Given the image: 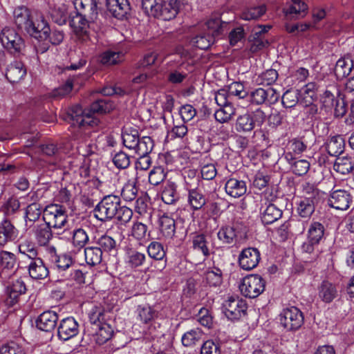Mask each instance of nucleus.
Segmentation results:
<instances>
[{
  "label": "nucleus",
  "mask_w": 354,
  "mask_h": 354,
  "mask_svg": "<svg viewBox=\"0 0 354 354\" xmlns=\"http://www.w3.org/2000/svg\"><path fill=\"white\" fill-rule=\"evenodd\" d=\"M207 32L196 35L192 43L197 48L207 50L215 41V38L226 33L232 27L230 22L223 21L218 17H212L205 24Z\"/></svg>",
  "instance_id": "nucleus-1"
},
{
  "label": "nucleus",
  "mask_w": 354,
  "mask_h": 354,
  "mask_svg": "<svg viewBox=\"0 0 354 354\" xmlns=\"http://www.w3.org/2000/svg\"><path fill=\"white\" fill-rule=\"evenodd\" d=\"M68 115L73 122V124H77L80 130L79 133L89 136L91 133V129L95 131L97 127L99 126L100 121L94 115L90 114L88 111L83 110L79 105H73L68 111Z\"/></svg>",
  "instance_id": "nucleus-2"
},
{
  "label": "nucleus",
  "mask_w": 354,
  "mask_h": 354,
  "mask_svg": "<svg viewBox=\"0 0 354 354\" xmlns=\"http://www.w3.org/2000/svg\"><path fill=\"white\" fill-rule=\"evenodd\" d=\"M120 198L115 195H107L95 207L93 214L95 218L102 222L111 221L117 215L120 208Z\"/></svg>",
  "instance_id": "nucleus-3"
},
{
  "label": "nucleus",
  "mask_w": 354,
  "mask_h": 354,
  "mask_svg": "<svg viewBox=\"0 0 354 354\" xmlns=\"http://www.w3.org/2000/svg\"><path fill=\"white\" fill-rule=\"evenodd\" d=\"M266 118L265 113L260 109L240 115L236 120L235 129L239 133H250L256 127H261Z\"/></svg>",
  "instance_id": "nucleus-4"
},
{
  "label": "nucleus",
  "mask_w": 354,
  "mask_h": 354,
  "mask_svg": "<svg viewBox=\"0 0 354 354\" xmlns=\"http://www.w3.org/2000/svg\"><path fill=\"white\" fill-rule=\"evenodd\" d=\"M43 219L52 228L63 229L68 225V215L65 207L57 204H51L46 207L43 213Z\"/></svg>",
  "instance_id": "nucleus-5"
},
{
  "label": "nucleus",
  "mask_w": 354,
  "mask_h": 354,
  "mask_svg": "<svg viewBox=\"0 0 354 354\" xmlns=\"http://www.w3.org/2000/svg\"><path fill=\"white\" fill-rule=\"evenodd\" d=\"M0 41L3 47L14 55L22 54L25 48L24 39L13 28H3L0 33Z\"/></svg>",
  "instance_id": "nucleus-6"
},
{
  "label": "nucleus",
  "mask_w": 354,
  "mask_h": 354,
  "mask_svg": "<svg viewBox=\"0 0 354 354\" xmlns=\"http://www.w3.org/2000/svg\"><path fill=\"white\" fill-rule=\"evenodd\" d=\"M265 287L266 281L260 275L250 274L243 279L239 290L245 297L254 299L263 292Z\"/></svg>",
  "instance_id": "nucleus-7"
},
{
  "label": "nucleus",
  "mask_w": 354,
  "mask_h": 354,
  "mask_svg": "<svg viewBox=\"0 0 354 354\" xmlns=\"http://www.w3.org/2000/svg\"><path fill=\"white\" fill-rule=\"evenodd\" d=\"M279 321L281 326L287 330H296L303 325L304 317L298 308L290 306L281 312Z\"/></svg>",
  "instance_id": "nucleus-8"
},
{
  "label": "nucleus",
  "mask_w": 354,
  "mask_h": 354,
  "mask_svg": "<svg viewBox=\"0 0 354 354\" xmlns=\"http://www.w3.org/2000/svg\"><path fill=\"white\" fill-rule=\"evenodd\" d=\"M106 0H73L76 12L90 20H96L99 12L103 9Z\"/></svg>",
  "instance_id": "nucleus-9"
},
{
  "label": "nucleus",
  "mask_w": 354,
  "mask_h": 354,
  "mask_svg": "<svg viewBox=\"0 0 354 354\" xmlns=\"http://www.w3.org/2000/svg\"><path fill=\"white\" fill-rule=\"evenodd\" d=\"M223 308L227 319L236 320L245 314L248 306L243 299L231 297L225 301Z\"/></svg>",
  "instance_id": "nucleus-10"
},
{
  "label": "nucleus",
  "mask_w": 354,
  "mask_h": 354,
  "mask_svg": "<svg viewBox=\"0 0 354 354\" xmlns=\"http://www.w3.org/2000/svg\"><path fill=\"white\" fill-rule=\"evenodd\" d=\"M26 291L27 286L21 277L8 282L6 287L7 305L12 306L18 303L20 297L25 295Z\"/></svg>",
  "instance_id": "nucleus-11"
},
{
  "label": "nucleus",
  "mask_w": 354,
  "mask_h": 354,
  "mask_svg": "<svg viewBox=\"0 0 354 354\" xmlns=\"http://www.w3.org/2000/svg\"><path fill=\"white\" fill-rule=\"evenodd\" d=\"M79 324L73 317L62 319L57 325V337L60 340H69L79 333Z\"/></svg>",
  "instance_id": "nucleus-12"
},
{
  "label": "nucleus",
  "mask_w": 354,
  "mask_h": 354,
  "mask_svg": "<svg viewBox=\"0 0 354 354\" xmlns=\"http://www.w3.org/2000/svg\"><path fill=\"white\" fill-rule=\"evenodd\" d=\"M353 202V197L348 191L344 189L333 190L328 201V205L336 209L346 210Z\"/></svg>",
  "instance_id": "nucleus-13"
},
{
  "label": "nucleus",
  "mask_w": 354,
  "mask_h": 354,
  "mask_svg": "<svg viewBox=\"0 0 354 354\" xmlns=\"http://www.w3.org/2000/svg\"><path fill=\"white\" fill-rule=\"evenodd\" d=\"M95 20H90L82 14L76 12L75 16L70 20V26L73 28L75 35L83 41L88 39V28L90 24Z\"/></svg>",
  "instance_id": "nucleus-14"
},
{
  "label": "nucleus",
  "mask_w": 354,
  "mask_h": 354,
  "mask_svg": "<svg viewBox=\"0 0 354 354\" xmlns=\"http://www.w3.org/2000/svg\"><path fill=\"white\" fill-rule=\"evenodd\" d=\"M260 256V252L257 248H247L242 250L239 256L240 267L245 270L254 269L259 263Z\"/></svg>",
  "instance_id": "nucleus-15"
},
{
  "label": "nucleus",
  "mask_w": 354,
  "mask_h": 354,
  "mask_svg": "<svg viewBox=\"0 0 354 354\" xmlns=\"http://www.w3.org/2000/svg\"><path fill=\"white\" fill-rule=\"evenodd\" d=\"M162 8L157 18L164 21H169L174 19L184 7V0H162Z\"/></svg>",
  "instance_id": "nucleus-16"
},
{
  "label": "nucleus",
  "mask_w": 354,
  "mask_h": 354,
  "mask_svg": "<svg viewBox=\"0 0 354 354\" xmlns=\"http://www.w3.org/2000/svg\"><path fill=\"white\" fill-rule=\"evenodd\" d=\"M17 270V257L15 254L2 250L0 252V277L6 279Z\"/></svg>",
  "instance_id": "nucleus-17"
},
{
  "label": "nucleus",
  "mask_w": 354,
  "mask_h": 354,
  "mask_svg": "<svg viewBox=\"0 0 354 354\" xmlns=\"http://www.w3.org/2000/svg\"><path fill=\"white\" fill-rule=\"evenodd\" d=\"M308 10V5L303 0H292L290 6L284 9L287 20H297L304 18Z\"/></svg>",
  "instance_id": "nucleus-18"
},
{
  "label": "nucleus",
  "mask_w": 354,
  "mask_h": 354,
  "mask_svg": "<svg viewBox=\"0 0 354 354\" xmlns=\"http://www.w3.org/2000/svg\"><path fill=\"white\" fill-rule=\"evenodd\" d=\"M27 269L30 277L33 280H44L49 275L48 268L40 257L30 261Z\"/></svg>",
  "instance_id": "nucleus-19"
},
{
  "label": "nucleus",
  "mask_w": 354,
  "mask_h": 354,
  "mask_svg": "<svg viewBox=\"0 0 354 354\" xmlns=\"http://www.w3.org/2000/svg\"><path fill=\"white\" fill-rule=\"evenodd\" d=\"M58 320V315L53 310L43 312L36 320L38 329L45 332H52L55 330Z\"/></svg>",
  "instance_id": "nucleus-20"
},
{
  "label": "nucleus",
  "mask_w": 354,
  "mask_h": 354,
  "mask_svg": "<svg viewBox=\"0 0 354 354\" xmlns=\"http://www.w3.org/2000/svg\"><path fill=\"white\" fill-rule=\"evenodd\" d=\"M105 5L109 12L118 19H123L130 10L127 0H106Z\"/></svg>",
  "instance_id": "nucleus-21"
},
{
  "label": "nucleus",
  "mask_w": 354,
  "mask_h": 354,
  "mask_svg": "<svg viewBox=\"0 0 354 354\" xmlns=\"http://www.w3.org/2000/svg\"><path fill=\"white\" fill-rule=\"evenodd\" d=\"M266 207L261 208V219L264 225H270L282 217L283 211L276 204L269 202L265 203Z\"/></svg>",
  "instance_id": "nucleus-22"
},
{
  "label": "nucleus",
  "mask_w": 354,
  "mask_h": 354,
  "mask_svg": "<svg viewBox=\"0 0 354 354\" xmlns=\"http://www.w3.org/2000/svg\"><path fill=\"white\" fill-rule=\"evenodd\" d=\"M18 236V230L10 221L4 218L0 223V245L3 246L8 242L15 241Z\"/></svg>",
  "instance_id": "nucleus-23"
},
{
  "label": "nucleus",
  "mask_w": 354,
  "mask_h": 354,
  "mask_svg": "<svg viewBox=\"0 0 354 354\" xmlns=\"http://www.w3.org/2000/svg\"><path fill=\"white\" fill-rule=\"evenodd\" d=\"M26 73V68L23 62L14 61L8 66L6 76L10 83H16L22 80Z\"/></svg>",
  "instance_id": "nucleus-24"
},
{
  "label": "nucleus",
  "mask_w": 354,
  "mask_h": 354,
  "mask_svg": "<svg viewBox=\"0 0 354 354\" xmlns=\"http://www.w3.org/2000/svg\"><path fill=\"white\" fill-rule=\"evenodd\" d=\"M52 263H53L54 266L57 268L58 273L62 277V279L65 276V272H68L70 269L74 265V261L69 254H63L60 255H57L55 254L51 256L50 259Z\"/></svg>",
  "instance_id": "nucleus-25"
},
{
  "label": "nucleus",
  "mask_w": 354,
  "mask_h": 354,
  "mask_svg": "<svg viewBox=\"0 0 354 354\" xmlns=\"http://www.w3.org/2000/svg\"><path fill=\"white\" fill-rule=\"evenodd\" d=\"M225 189L229 196L233 198H239L246 193L247 186L244 180L230 178L225 183Z\"/></svg>",
  "instance_id": "nucleus-26"
},
{
  "label": "nucleus",
  "mask_w": 354,
  "mask_h": 354,
  "mask_svg": "<svg viewBox=\"0 0 354 354\" xmlns=\"http://www.w3.org/2000/svg\"><path fill=\"white\" fill-rule=\"evenodd\" d=\"M178 185L171 181H167L161 192L162 201L167 205H176L180 200Z\"/></svg>",
  "instance_id": "nucleus-27"
},
{
  "label": "nucleus",
  "mask_w": 354,
  "mask_h": 354,
  "mask_svg": "<svg viewBox=\"0 0 354 354\" xmlns=\"http://www.w3.org/2000/svg\"><path fill=\"white\" fill-rule=\"evenodd\" d=\"M52 227L46 222L34 227L33 233L37 244L46 246L53 237Z\"/></svg>",
  "instance_id": "nucleus-28"
},
{
  "label": "nucleus",
  "mask_w": 354,
  "mask_h": 354,
  "mask_svg": "<svg viewBox=\"0 0 354 354\" xmlns=\"http://www.w3.org/2000/svg\"><path fill=\"white\" fill-rule=\"evenodd\" d=\"M34 15L35 14L31 13L27 8L24 6L18 7L13 12L15 24L19 29L24 30L33 19Z\"/></svg>",
  "instance_id": "nucleus-29"
},
{
  "label": "nucleus",
  "mask_w": 354,
  "mask_h": 354,
  "mask_svg": "<svg viewBox=\"0 0 354 354\" xmlns=\"http://www.w3.org/2000/svg\"><path fill=\"white\" fill-rule=\"evenodd\" d=\"M187 64H181L176 68L169 69L167 73V80L171 84H182L188 76Z\"/></svg>",
  "instance_id": "nucleus-30"
},
{
  "label": "nucleus",
  "mask_w": 354,
  "mask_h": 354,
  "mask_svg": "<svg viewBox=\"0 0 354 354\" xmlns=\"http://www.w3.org/2000/svg\"><path fill=\"white\" fill-rule=\"evenodd\" d=\"M318 296L325 303H330L337 296L336 286L328 281H323L318 287Z\"/></svg>",
  "instance_id": "nucleus-31"
},
{
  "label": "nucleus",
  "mask_w": 354,
  "mask_h": 354,
  "mask_svg": "<svg viewBox=\"0 0 354 354\" xmlns=\"http://www.w3.org/2000/svg\"><path fill=\"white\" fill-rule=\"evenodd\" d=\"M345 142L339 136L331 137L325 144L326 150L331 156H338L344 152Z\"/></svg>",
  "instance_id": "nucleus-32"
},
{
  "label": "nucleus",
  "mask_w": 354,
  "mask_h": 354,
  "mask_svg": "<svg viewBox=\"0 0 354 354\" xmlns=\"http://www.w3.org/2000/svg\"><path fill=\"white\" fill-rule=\"evenodd\" d=\"M317 201L310 199L299 198L297 205V212L298 215L303 218L309 219L315 209V205Z\"/></svg>",
  "instance_id": "nucleus-33"
},
{
  "label": "nucleus",
  "mask_w": 354,
  "mask_h": 354,
  "mask_svg": "<svg viewBox=\"0 0 354 354\" xmlns=\"http://www.w3.org/2000/svg\"><path fill=\"white\" fill-rule=\"evenodd\" d=\"M188 191V203L194 210L201 209L206 204L203 194L196 187H189Z\"/></svg>",
  "instance_id": "nucleus-34"
},
{
  "label": "nucleus",
  "mask_w": 354,
  "mask_h": 354,
  "mask_svg": "<svg viewBox=\"0 0 354 354\" xmlns=\"http://www.w3.org/2000/svg\"><path fill=\"white\" fill-rule=\"evenodd\" d=\"M94 330H95V341L100 345L106 343L111 338L113 334L111 326L106 322L96 326Z\"/></svg>",
  "instance_id": "nucleus-35"
},
{
  "label": "nucleus",
  "mask_w": 354,
  "mask_h": 354,
  "mask_svg": "<svg viewBox=\"0 0 354 354\" xmlns=\"http://www.w3.org/2000/svg\"><path fill=\"white\" fill-rule=\"evenodd\" d=\"M160 232L166 239H171L176 232L175 221L167 215H162L159 220Z\"/></svg>",
  "instance_id": "nucleus-36"
},
{
  "label": "nucleus",
  "mask_w": 354,
  "mask_h": 354,
  "mask_svg": "<svg viewBox=\"0 0 354 354\" xmlns=\"http://www.w3.org/2000/svg\"><path fill=\"white\" fill-rule=\"evenodd\" d=\"M84 257L86 263L90 266H95L102 261L103 253L96 246L87 247L84 249Z\"/></svg>",
  "instance_id": "nucleus-37"
},
{
  "label": "nucleus",
  "mask_w": 354,
  "mask_h": 354,
  "mask_svg": "<svg viewBox=\"0 0 354 354\" xmlns=\"http://www.w3.org/2000/svg\"><path fill=\"white\" fill-rule=\"evenodd\" d=\"M325 228L319 222L312 223L308 230L307 239L313 243L319 244L324 239Z\"/></svg>",
  "instance_id": "nucleus-38"
},
{
  "label": "nucleus",
  "mask_w": 354,
  "mask_h": 354,
  "mask_svg": "<svg viewBox=\"0 0 354 354\" xmlns=\"http://www.w3.org/2000/svg\"><path fill=\"white\" fill-rule=\"evenodd\" d=\"M266 12V6L264 4L251 6L243 10L241 14V18L243 20H256L263 16Z\"/></svg>",
  "instance_id": "nucleus-39"
},
{
  "label": "nucleus",
  "mask_w": 354,
  "mask_h": 354,
  "mask_svg": "<svg viewBox=\"0 0 354 354\" xmlns=\"http://www.w3.org/2000/svg\"><path fill=\"white\" fill-rule=\"evenodd\" d=\"M105 311L102 306L94 305L88 313V319L91 324L95 327L106 322Z\"/></svg>",
  "instance_id": "nucleus-40"
},
{
  "label": "nucleus",
  "mask_w": 354,
  "mask_h": 354,
  "mask_svg": "<svg viewBox=\"0 0 354 354\" xmlns=\"http://www.w3.org/2000/svg\"><path fill=\"white\" fill-rule=\"evenodd\" d=\"M122 137L124 145L131 150H133L136 147V142H138L140 138L138 129L134 128L126 129L122 132Z\"/></svg>",
  "instance_id": "nucleus-41"
},
{
  "label": "nucleus",
  "mask_w": 354,
  "mask_h": 354,
  "mask_svg": "<svg viewBox=\"0 0 354 354\" xmlns=\"http://www.w3.org/2000/svg\"><path fill=\"white\" fill-rule=\"evenodd\" d=\"M334 169L343 175L349 174L353 169L354 163L351 157H337L334 164Z\"/></svg>",
  "instance_id": "nucleus-42"
},
{
  "label": "nucleus",
  "mask_w": 354,
  "mask_h": 354,
  "mask_svg": "<svg viewBox=\"0 0 354 354\" xmlns=\"http://www.w3.org/2000/svg\"><path fill=\"white\" fill-rule=\"evenodd\" d=\"M19 252L27 257L30 261L39 258L38 249L32 241L25 240L18 245Z\"/></svg>",
  "instance_id": "nucleus-43"
},
{
  "label": "nucleus",
  "mask_w": 354,
  "mask_h": 354,
  "mask_svg": "<svg viewBox=\"0 0 354 354\" xmlns=\"http://www.w3.org/2000/svg\"><path fill=\"white\" fill-rule=\"evenodd\" d=\"M153 146V141L151 137L143 136L136 142L133 151L138 155H149L151 152Z\"/></svg>",
  "instance_id": "nucleus-44"
},
{
  "label": "nucleus",
  "mask_w": 354,
  "mask_h": 354,
  "mask_svg": "<svg viewBox=\"0 0 354 354\" xmlns=\"http://www.w3.org/2000/svg\"><path fill=\"white\" fill-rule=\"evenodd\" d=\"M221 108L214 113L216 121L224 123L230 121L235 114V108L230 104L219 106Z\"/></svg>",
  "instance_id": "nucleus-45"
},
{
  "label": "nucleus",
  "mask_w": 354,
  "mask_h": 354,
  "mask_svg": "<svg viewBox=\"0 0 354 354\" xmlns=\"http://www.w3.org/2000/svg\"><path fill=\"white\" fill-rule=\"evenodd\" d=\"M203 336V332L198 328H193L182 336L181 342L183 346L190 347L196 345Z\"/></svg>",
  "instance_id": "nucleus-46"
},
{
  "label": "nucleus",
  "mask_w": 354,
  "mask_h": 354,
  "mask_svg": "<svg viewBox=\"0 0 354 354\" xmlns=\"http://www.w3.org/2000/svg\"><path fill=\"white\" fill-rule=\"evenodd\" d=\"M52 20L59 26L66 24L68 14L64 4L54 7L50 12Z\"/></svg>",
  "instance_id": "nucleus-47"
},
{
  "label": "nucleus",
  "mask_w": 354,
  "mask_h": 354,
  "mask_svg": "<svg viewBox=\"0 0 354 354\" xmlns=\"http://www.w3.org/2000/svg\"><path fill=\"white\" fill-rule=\"evenodd\" d=\"M97 248H100L103 252H115L116 241L111 236L108 235H102L96 241Z\"/></svg>",
  "instance_id": "nucleus-48"
},
{
  "label": "nucleus",
  "mask_w": 354,
  "mask_h": 354,
  "mask_svg": "<svg viewBox=\"0 0 354 354\" xmlns=\"http://www.w3.org/2000/svg\"><path fill=\"white\" fill-rule=\"evenodd\" d=\"M77 77V75L69 76L64 84L53 91L52 96L54 97H64L68 95L73 89V84L76 82Z\"/></svg>",
  "instance_id": "nucleus-49"
},
{
  "label": "nucleus",
  "mask_w": 354,
  "mask_h": 354,
  "mask_svg": "<svg viewBox=\"0 0 354 354\" xmlns=\"http://www.w3.org/2000/svg\"><path fill=\"white\" fill-rule=\"evenodd\" d=\"M217 236L223 243L231 244L236 238V229L230 225L221 227L217 233Z\"/></svg>",
  "instance_id": "nucleus-50"
},
{
  "label": "nucleus",
  "mask_w": 354,
  "mask_h": 354,
  "mask_svg": "<svg viewBox=\"0 0 354 354\" xmlns=\"http://www.w3.org/2000/svg\"><path fill=\"white\" fill-rule=\"evenodd\" d=\"M72 234V244L77 249L83 248L89 240L86 230L81 227L73 230Z\"/></svg>",
  "instance_id": "nucleus-51"
},
{
  "label": "nucleus",
  "mask_w": 354,
  "mask_h": 354,
  "mask_svg": "<svg viewBox=\"0 0 354 354\" xmlns=\"http://www.w3.org/2000/svg\"><path fill=\"white\" fill-rule=\"evenodd\" d=\"M162 3V0H142V8L146 15L157 18Z\"/></svg>",
  "instance_id": "nucleus-52"
},
{
  "label": "nucleus",
  "mask_w": 354,
  "mask_h": 354,
  "mask_svg": "<svg viewBox=\"0 0 354 354\" xmlns=\"http://www.w3.org/2000/svg\"><path fill=\"white\" fill-rule=\"evenodd\" d=\"M300 92L295 89L287 90L282 95L281 102L285 108H292L299 102Z\"/></svg>",
  "instance_id": "nucleus-53"
},
{
  "label": "nucleus",
  "mask_w": 354,
  "mask_h": 354,
  "mask_svg": "<svg viewBox=\"0 0 354 354\" xmlns=\"http://www.w3.org/2000/svg\"><path fill=\"white\" fill-rule=\"evenodd\" d=\"M193 248L201 252L205 257L209 255V250L207 246V241L206 236L203 234H197L194 236L193 240Z\"/></svg>",
  "instance_id": "nucleus-54"
},
{
  "label": "nucleus",
  "mask_w": 354,
  "mask_h": 354,
  "mask_svg": "<svg viewBox=\"0 0 354 354\" xmlns=\"http://www.w3.org/2000/svg\"><path fill=\"white\" fill-rule=\"evenodd\" d=\"M112 109L113 104L111 102L100 99L91 104L88 113L92 115L94 113H106L110 112Z\"/></svg>",
  "instance_id": "nucleus-55"
},
{
  "label": "nucleus",
  "mask_w": 354,
  "mask_h": 354,
  "mask_svg": "<svg viewBox=\"0 0 354 354\" xmlns=\"http://www.w3.org/2000/svg\"><path fill=\"white\" fill-rule=\"evenodd\" d=\"M35 31L38 32L37 35L32 37L39 41H46L48 39V32L49 31V25L42 15H38V21Z\"/></svg>",
  "instance_id": "nucleus-56"
},
{
  "label": "nucleus",
  "mask_w": 354,
  "mask_h": 354,
  "mask_svg": "<svg viewBox=\"0 0 354 354\" xmlns=\"http://www.w3.org/2000/svg\"><path fill=\"white\" fill-rule=\"evenodd\" d=\"M124 54L120 51L106 50L102 53L100 62L104 65H113L120 62Z\"/></svg>",
  "instance_id": "nucleus-57"
},
{
  "label": "nucleus",
  "mask_w": 354,
  "mask_h": 354,
  "mask_svg": "<svg viewBox=\"0 0 354 354\" xmlns=\"http://www.w3.org/2000/svg\"><path fill=\"white\" fill-rule=\"evenodd\" d=\"M145 261V255L138 251L129 250L127 253L126 263L131 268L141 266Z\"/></svg>",
  "instance_id": "nucleus-58"
},
{
  "label": "nucleus",
  "mask_w": 354,
  "mask_h": 354,
  "mask_svg": "<svg viewBox=\"0 0 354 354\" xmlns=\"http://www.w3.org/2000/svg\"><path fill=\"white\" fill-rule=\"evenodd\" d=\"M138 191L136 181L129 180L122 189L121 196L124 201L131 202L137 198Z\"/></svg>",
  "instance_id": "nucleus-59"
},
{
  "label": "nucleus",
  "mask_w": 354,
  "mask_h": 354,
  "mask_svg": "<svg viewBox=\"0 0 354 354\" xmlns=\"http://www.w3.org/2000/svg\"><path fill=\"white\" fill-rule=\"evenodd\" d=\"M351 71L352 64L349 65L344 58H340L336 62L334 73L337 80H342L348 76Z\"/></svg>",
  "instance_id": "nucleus-60"
},
{
  "label": "nucleus",
  "mask_w": 354,
  "mask_h": 354,
  "mask_svg": "<svg viewBox=\"0 0 354 354\" xmlns=\"http://www.w3.org/2000/svg\"><path fill=\"white\" fill-rule=\"evenodd\" d=\"M112 162L119 169H124L129 167L131 157L122 151L116 152L112 157Z\"/></svg>",
  "instance_id": "nucleus-61"
},
{
  "label": "nucleus",
  "mask_w": 354,
  "mask_h": 354,
  "mask_svg": "<svg viewBox=\"0 0 354 354\" xmlns=\"http://www.w3.org/2000/svg\"><path fill=\"white\" fill-rule=\"evenodd\" d=\"M301 187L302 196L300 198H309L312 201L318 202L319 192L313 184L304 183L302 184Z\"/></svg>",
  "instance_id": "nucleus-62"
},
{
  "label": "nucleus",
  "mask_w": 354,
  "mask_h": 354,
  "mask_svg": "<svg viewBox=\"0 0 354 354\" xmlns=\"http://www.w3.org/2000/svg\"><path fill=\"white\" fill-rule=\"evenodd\" d=\"M147 252L149 256L155 260H162L165 257L162 245L156 241L151 242L149 245Z\"/></svg>",
  "instance_id": "nucleus-63"
},
{
  "label": "nucleus",
  "mask_w": 354,
  "mask_h": 354,
  "mask_svg": "<svg viewBox=\"0 0 354 354\" xmlns=\"http://www.w3.org/2000/svg\"><path fill=\"white\" fill-rule=\"evenodd\" d=\"M166 178V173L163 167H156L149 174V182L153 185H158Z\"/></svg>",
  "instance_id": "nucleus-64"
}]
</instances>
